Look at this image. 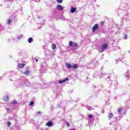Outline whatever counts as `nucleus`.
Wrapping results in <instances>:
<instances>
[{
	"label": "nucleus",
	"mask_w": 130,
	"mask_h": 130,
	"mask_svg": "<svg viewBox=\"0 0 130 130\" xmlns=\"http://www.w3.org/2000/svg\"><path fill=\"white\" fill-rule=\"evenodd\" d=\"M66 66L68 69H77V68H79V66L77 64H75L74 65L72 66V64L69 63H67L66 64Z\"/></svg>",
	"instance_id": "nucleus-1"
},
{
	"label": "nucleus",
	"mask_w": 130,
	"mask_h": 130,
	"mask_svg": "<svg viewBox=\"0 0 130 130\" xmlns=\"http://www.w3.org/2000/svg\"><path fill=\"white\" fill-rule=\"evenodd\" d=\"M69 45L72 47H77L78 46V44L77 43H74L72 41H69Z\"/></svg>",
	"instance_id": "nucleus-2"
},
{
	"label": "nucleus",
	"mask_w": 130,
	"mask_h": 130,
	"mask_svg": "<svg viewBox=\"0 0 130 130\" xmlns=\"http://www.w3.org/2000/svg\"><path fill=\"white\" fill-rule=\"evenodd\" d=\"M99 28V27L98 26V24H94V25L93 26V28H92V32H95V30H98Z\"/></svg>",
	"instance_id": "nucleus-3"
},
{
	"label": "nucleus",
	"mask_w": 130,
	"mask_h": 130,
	"mask_svg": "<svg viewBox=\"0 0 130 130\" xmlns=\"http://www.w3.org/2000/svg\"><path fill=\"white\" fill-rule=\"evenodd\" d=\"M66 81H69V78H66L65 79L62 80H59L58 83H59V84H62V83H64Z\"/></svg>",
	"instance_id": "nucleus-4"
},
{
	"label": "nucleus",
	"mask_w": 130,
	"mask_h": 130,
	"mask_svg": "<svg viewBox=\"0 0 130 130\" xmlns=\"http://www.w3.org/2000/svg\"><path fill=\"white\" fill-rule=\"evenodd\" d=\"M107 47H108V45L107 44H105L101 47L102 50H105Z\"/></svg>",
	"instance_id": "nucleus-5"
},
{
	"label": "nucleus",
	"mask_w": 130,
	"mask_h": 130,
	"mask_svg": "<svg viewBox=\"0 0 130 130\" xmlns=\"http://www.w3.org/2000/svg\"><path fill=\"white\" fill-rule=\"evenodd\" d=\"M77 11V7L74 8V7H71V13H76Z\"/></svg>",
	"instance_id": "nucleus-6"
},
{
	"label": "nucleus",
	"mask_w": 130,
	"mask_h": 130,
	"mask_svg": "<svg viewBox=\"0 0 130 130\" xmlns=\"http://www.w3.org/2000/svg\"><path fill=\"white\" fill-rule=\"evenodd\" d=\"M57 9L59 11H62V10H63V8H62V6H61V5H58L57 6Z\"/></svg>",
	"instance_id": "nucleus-7"
},
{
	"label": "nucleus",
	"mask_w": 130,
	"mask_h": 130,
	"mask_svg": "<svg viewBox=\"0 0 130 130\" xmlns=\"http://www.w3.org/2000/svg\"><path fill=\"white\" fill-rule=\"evenodd\" d=\"M53 124V123L51 121H49L46 123V125H47V126H52Z\"/></svg>",
	"instance_id": "nucleus-8"
},
{
	"label": "nucleus",
	"mask_w": 130,
	"mask_h": 130,
	"mask_svg": "<svg viewBox=\"0 0 130 130\" xmlns=\"http://www.w3.org/2000/svg\"><path fill=\"white\" fill-rule=\"evenodd\" d=\"M24 75H25V76H28L29 75H30V71L27 70L25 72H24L23 73Z\"/></svg>",
	"instance_id": "nucleus-9"
},
{
	"label": "nucleus",
	"mask_w": 130,
	"mask_h": 130,
	"mask_svg": "<svg viewBox=\"0 0 130 130\" xmlns=\"http://www.w3.org/2000/svg\"><path fill=\"white\" fill-rule=\"evenodd\" d=\"M28 43H32V42H33V39L32 38H29L28 39Z\"/></svg>",
	"instance_id": "nucleus-10"
},
{
	"label": "nucleus",
	"mask_w": 130,
	"mask_h": 130,
	"mask_svg": "<svg viewBox=\"0 0 130 130\" xmlns=\"http://www.w3.org/2000/svg\"><path fill=\"white\" fill-rule=\"evenodd\" d=\"M18 67L20 69H23V67H25V64H18Z\"/></svg>",
	"instance_id": "nucleus-11"
},
{
	"label": "nucleus",
	"mask_w": 130,
	"mask_h": 130,
	"mask_svg": "<svg viewBox=\"0 0 130 130\" xmlns=\"http://www.w3.org/2000/svg\"><path fill=\"white\" fill-rule=\"evenodd\" d=\"M126 78H127V79L130 78V74L128 73V71H127V73L126 74Z\"/></svg>",
	"instance_id": "nucleus-12"
},
{
	"label": "nucleus",
	"mask_w": 130,
	"mask_h": 130,
	"mask_svg": "<svg viewBox=\"0 0 130 130\" xmlns=\"http://www.w3.org/2000/svg\"><path fill=\"white\" fill-rule=\"evenodd\" d=\"M52 49H55V48H56V45L54 44H53L52 45Z\"/></svg>",
	"instance_id": "nucleus-13"
},
{
	"label": "nucleus",
	"mask_w": 130,
	"mask_h": 130,
	"mask_svg": "<svg viewBox=\"0 0 130 130\" xmlns=\"http://www.w3.org/2000/svg\"><path fill=\"white\" fill-rule=\"evenodd\" d=\"M4 101H9V96H8V95H6L5 96V98H4Z\"/></svg>",
	"instance_id": "nucleus-14"
},
{
	"label": "nucleus",
	"mask_w": 130,
	"mask_h": 130,
	"mask_svg": "<svg viewBox=\"0 0 130 130\" xmlns=\"http://www.w3.org/2000/svg\"><path fill=\"white\" fill-rule=\"evenodd\" d=\"M86 107L88 110H92V109H93V108H92V107L91 106H88Z\"/></svg>",
	"instance_id": "nucleus-15"
},
{
	"label": "nucleus",
	"mask_w": 130,
	"mask_h": 130,
	"mask_svg": "<svg viewBox=\"0 0 130 130\" xmlns=\"http://www.w3.org/2000/svg\"><path fill=\"white\" fill-rule=\"evenodd\" d=\"M17 103H18V102H17V101H14L11 102V104L13 105L17 104Z\"/></svg>",
	"instance_id": "nucleus-16"
},
{
	"label": "nucleus",
	"mask_w": 130,
	"mask_h": 130,
	"mask_svg": "<svg viewBox=\"0 0 130 130\" xmlns=\"http://www.w3.org/2000/svg\"><path fill=\"white\" fill-rule=\"evenodd\" d=\"M21 38H23V35H20L17 37V39H21Z\"/></svg>",
	"instance_id": "nucleus-17"
},
{
	"label": "nucleus",
	"mask_w": 130,
	"mask_h": 130,
	"mask_svg": "<svg viewBox=\"0 0 130 130\" xmlns=\"http://www.w3.org/2000/svg\"><path fill=\"white\" fill-rule=\"evenodd\" d=\"M57 3H58V4H61V3H62V0H56Z\"/></svg>",
	"instance_id": "nucleus-18"
},
{
	"label": "nucleus",
	"mask_w": 130,
	"mask_h": 130,
	"mask_svg": "<svg viewBox=\"0 0 130 130\" xmlns=\"http://www.w3.org/2000/svg\"><path fill=\"white\" fill-rule=\"evenodd\" d=\"M11 19H8L7 22V24H8V25H10V24H11Z\"/></svg>",
	"instance_id": "nucleus-19"
},
{
	"label": "nucleus",
	"mask_w": 130,
	"mask_h": 130,
	"mask_svg": "<svg viewBox=\"0 0 130 130\" xmlns=\"http://www.w3.org/2000/svg\"><path fill=\"white\" fill-rule=\"evenodd\" d=\"M33 104H34V102L31 101V102L29 104V106H32V105H33Z\"/></svg>",
	"instance_id": "nucleus-20"
},
{
	"label": "nucleus",
	"mask_w": 130,
	"mask_h": 130,
	"mask_svg": "<svg viewBox=\"0 0 130 130\" xmlns=\"http://www.w3.org/2000/svg\"><path fill=\"white\" fill-rule=\"evenodd\" d=\"M66 124L68 127H70V123H69V122L67 121Z\"/></svg>",
	"instance_id": "nucleus-21"
},
{
	"label": "nucleus",
	"mask_w": 130,
	"mask_h": 130,
	"mask_svg": "<svg viewBox=\"0 0 130 130\" xmlns=\"http://www.w3.org/2000/svg\"><path fill=\"white\" fill-rule=\"evenodd\" d=\"M109 117H110V118H112V117H113V113H111L110 114V115H109Z\"/></svg>",
	"instance_id": "nucleus-22"
},
{
	"label": "nucleus",
	"mask_w": 130,
	"mask_h": 130,
	"mask_svg": "<svg viewBox=\"0 0 130 130\" xmlns=\"http://www.w3.org/2000/svg\"><path fill=\"white\" fill-rule=\"evenodd\" d=\"M92 117H93V115H92V114H89V115H88V118H92Z\"/></svg>",
	"instance_id": "nucleus-23"
},
{
	"label": "nucleus",
	"mask_w": 130,
	"mask_h": 130,
	"mask_svg": "<svg viewBox=\"0 0 130 130\" xmlns=\"http://www.w3.org/2000/svg\"><path fill=\"white\" fill-rule=\"evenodd\" d=\"M26 82H25L24 81H22L21 83V86H23L24 85V84H25Z\"/></svg>",
	"instance_id": "nucleus-24"
},
{
	"label": "nucleus",
	"mask_w": 130,
	"mask_h": 130,
	"mask_svg": "<svg viewBox=\"0 0 130 130\" xmlns=\"http://www.w3.org/2000/svg\"><path fill=\"white\" fill-rule=\"evenodd\" d=\"M11 124H12V123H11V122H8V126H9V127H10V126H11Z\"/></svg>",
	"instance_id": "nucleus-25"
},
{
	"label": "nucleus",
	"mask_w": 130,
	"mask_h": 130,
	"mask_svg": "<svg viewBox=\"0 0 130 130\" xmlns=\"http://www.w3.org/2000/svg\"><path fill=\"white\" fill-rule=\"evenodd\" d=\"M117 111L119 113H120V112H121V110L120 109H118Z\"/></svg>",
	"instance_id": "nucleus-26"
},
{
	"label": "nucleus",
	"mask_w": 130,
	"mask_h": 130,
	"mask_svg": "<svg viewBox=\"0 0 130 130\" xmlns=\"http://www.w3.org/2000/svg\"><path fill=\"white\" fill-rule=\"evenodd\" d=\"M37 114H39V115H41V112L40 111L37 112Z\"/></svg>",
	"instance_id": "nucleus-27"
},
{
	"label": "nucleus",
	"mask_w": 130,
	"mask_h": 130,
	"mask_svg": "<svg viewBox=\"0 0 130 130\" xmlns=\"http://www.w3.org/2000/svg\"><path fill=\"white\" fill-rule=\"evenodd\" d=\"M126 38H127V36L126 35H125L124 39H126Z\"/></svg>",
	"instance_id": "nucleus-28"
},
{
	"label": "nucleus",
	"mask_w": 130,
	"mask_h": 130,
	"mask_svg": "<svg viewBox=\"0 0 130 130\" xmlns=\"http://www.w3.org/2000/svg\"><path fill=\"white\" fill-rule=\"evenodd\" d=\"M124 18H127V14H125V15H124Z\"/></svg>",
	"instance_id": "nucleus-29"
},
{
	"label": "nucleus",
	"mask_w": 130,
	"mask_h": 130,
	"mask_svg": "<svg viewBox=\"0 0 130 130\" xmlns=\"http://www.w3.org/2000/svg\"><path fill=\"white\" fill-rule=\"evenodd\" d=\"M119 59H120V58H119L118 59H116V61H119Z\"/></svg>",
	"instance_id": "nucleus-30"
},
{
	"label": "nucleus",
	"mask_w": 130,
	"mask_h": 130,
	"mask_svg": "<svg viewBox=\"0 0 130 130\" xmlns=\"http://www.w3.org/2000/svg\"><path fill=\"white\" fill-rule=\"evenodd\" d=\"M7 111H10V108H7Z\"/></svg>",
	"instance_id": "nucleus-31"
},
{
	"label": "nucleus",
	"mask_w": 130,
	"mask_h": 130,
	"mask_svg": "<svg viewBox=\"0 0 130 130\" xmlns=\"http://www.w3.org/2000/svg\"><path fill=\"white\" fill-rule=\"evenodd\" d=\"M33 1V2H38V1H39V0H32Z\"/></svg>",
	"instance_id": "nucleus-32"
},
{
	"label": "nucleus",
	"mask_w": 130,
	"mask_h": 130,
	"mask_svg": "<svg viewBox=\"0 0 130 130\" xmlns=\"http://www.w3.org/2000/svg\"><path fill=\"white\" fill-rule=\"evenodd\" d=\"M35 59H36V61L37 62H38V59L35 58Z\"/></svg>",
	"instance_id": "nucleus-33"
},
{
	"label": "nucleus",
	"mask_w": 130,
	"mask_h": 130,
	"mask_svg": "<svg viewBox=\"0 0 130 130\" xmlns=\"http://www.w3.org/2000/svg\"><path fill=\"white\" fill-rule=\"evenodd\" d=\"M70 130H76V129H70Z\"/></svg>",
	"instance_id": "nucleus-34"
},
{
	"label": "nucleus",
	"mask_w": 130,
	"mask_h": 130,
	"mask_svg": "<svg viewBox=\"0 0 130 130\" xmlns=\"http://www.w3.org/2000/svg\"><path fill=\"white\" fill-rule=\"evenodd\" d=\"M102 24H103V22H102Z\"/></svg>",
	"instance_id": "nucleus-35"
},
{
	"label": "nucleus",
	"mask_w": 130,
	"mask_h": 130,
	"mask_svg": "<svg viewBox=\"0 0 130 130\" xmlns=\"http://www.w3.org/2000/svg\"><path fill=\"white\" fill-rule=\"evenodd\" d=\"M117 86H115V88H117Z\"/></svg>",
	"instance_id": "nucleus-36"
},
{
	"label": "nucleus",
	"mask_w": 130,
	"mask_h": 130,
	"mask_svg": "<svg viewBox=\"0 0 130 130\" xmlns=\"http://www.w3.org/2000/svg\"><path fill=\"white\" fill-rule=\"evenodd\" d=\"M116 63H117V62H116Z\"/></svg>",
	"instance_id": "nucleus-37"
},
{
	"label": "nucleus",
	"mask_w": 130,
	"mask_h": 130,
	"mask_svg": "<svg viewBox=\"0 0 130 130\" xmlns=\"http://www.w3.org/2000/svg\"><path fill=\"white\" fill-rule=\"evenodd\" d=\"M9 1H12V0H9Z\"/></svg>",
	"instance_id": "nucleus-38"
}]
</instances>
